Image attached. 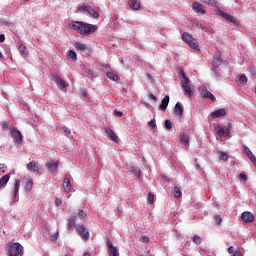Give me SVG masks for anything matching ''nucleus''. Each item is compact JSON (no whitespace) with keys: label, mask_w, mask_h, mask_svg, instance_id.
Wrapping results in <instances>:
<instances>
[{"label":"nucleus","mask_w":256,"mask_h":256,"mask_svg":"<svg viewBox=\"0 0 256 256\" xmlns=\"http://www.w3.org/2000/svg\"><path fill=\"white\" fill-rule=\"evenodd\" d=\"M70 27L80 35H91V33H95V31L98 29L97 25L79 21H72L70 23Z\"/></svg>","instance_id":"f257e3e1"},{"label":"nucleus","mask_w":256,"mask_h":256,"mask_svg":"<svg viewBox=\"0 0 256 256\" xmlns=\"http://www.w3.org/2000/svg\"><path fill=\"white\" fill-rule=\"evenodd\" d=\"M182 41H184V43H187V45H189L191 49H195V51H200L201 49L197 39L193 38V35L189 34L188 32H184L182 34Z\"/></svg>","instance_id":"f03ea898"},{"label":"nucleus","mask_w":256,"mask_h":256,"mask_svg":"<svg viewBox=\"0 0 256 256\" xmlns=\"http://www.w3.org/2000/svg\"><path fill=\"white\" fill-rule=\"evenodd\" d=\"M8 255L9 256H23V246L19 242L8 243Z\"/></svg>","instance_id":"7ed1b4c3"},{"label":"nucleus","mask_w":256,"mask_h":256,"mask_svg":"<svg viewBox=\"0 0 256 256\" xmlns=\"http://www.w3.org/2000/svg\"><path fill=\"white\" fill-rule=\"evenodd\" d=\"M201 97L203 99H210V101H216L215 95L213 93L209 92L206 87H202L199 89Z\"/></svg>","instance_id":"20e7f679"},{"label":"nucleus","mask_w":256,"mask_h":256,"mask_svg":"<svg viewBox=\"0 0 256 256\" xmlns=\"http://www.w3.org/2000/svg\"><path fill=\"white\" fill-rule=\"evenodd\" d=\"M52 79L56 85L60 87V89H67V82L63 80L58 74H53Z\"/></svg>","instance_id":"39448f33"},{"label":"nucleus","mask_w":256,"mask_h":256,"mask_svg":"<svg viewBox=\"0 0 256 256\" xmlns=\"http://www.w3.org/2000/svg\"><path fill=\"white\" fill-rule=\"evenodd\" d=\"M11 137L16 143H18V145H21V143H23V135L21 134V131L17 129L12 130Z\"/></svg>","instance_id":"423d86ee"},{"label":"nucleus","mask_w":256,"mask_h":256,"mask_svg":"<svg viewBox=\"0 0 256 256\" xmlns=\"http://www.w3.org/2000/svg\"><path fill=\"white\" fill-rule=\"evenodd\" d=\"M76 229L81 239H83L84 241H87L89 239V230L85 228V226L81 225V226H78Z\"/></svg>","instance_id":"0eeeda50"},{"label":"nucleus","mask_w":256,"mask_h":256,"mask_svg":"<svg viewBox=\"0 0 256 256\" xmlns=\"http://www.w3.org/2000/svg\"><path fill=\"white\" fill-rule=\"evenodd\" d=\"M107 248H108V255L109 256H119V251L116 247L113 246V243H111V240H107L106 242Z\"/></svg>","instance_id":"6e6552de"},{"label":"nucleus","mask_w":256,"mask_h":256,"mask_svg":"<svg viewBox=\"0 0 256 256\" xmlns=\"http://www.w3.org/2000/svg\"><path fill=\"white\" fill-rule=\"evenodd\" d=\"M192 9L195 11V13H201V15H205V13H207V11H205V7H203V4L199 2H194L192 4Z\"/></svg>","instance_id":"1a4fd4ad"},{"label":"nucleus","mask_w":256,"mask_h":256,"mask_svg":"<svg viewBox=\"0 0 256 256\" xmlns=\"http://www.w3.org/2000/svg\"><path fill=\"white\" fill-rule=\"evenodd\" d=\"M241 217L244 223H253V221H255V216H253V213L248 211L243 212Z\"/></svg>","instance_id":"9d476101"},{"label":"nucleus","mask_w":256,"mask_h":256,"mask_svg":"<svg viewBox=\"0 0 256 256\" xmlns=\"http://www.w3.org/2000/svg\"><path fill=\"white\" fill-rule=\"evenodd\" d=\"M217 15H219V17H222L226 21H229V23H235V18H233V16L229 15L228 13L223 12V10H218Z\"/></svg>","instance_id":"9b49d317"},{"label":"nucleus","mask_w":256,"mask_h":256,"mask_svg":"<svg viewBox=\"0 0 256 256\" xmlns=\"http://www.w3.org/2000/svg\"><path fill=\"white\" fill-rule=\"evenodd\" d=\"M217 133L220 137H225V135L229 136L231 130L227 127L217 126Z\"/></svg>","instance_id":"f8f14e48"},{"label":"nucleus","mask_w":256,"mask_h":256,"mask_svg":"<svg viewBox=\"0 0 256 256\" xmlns=\"http://www.w3.org/2000/svg\"><path fill=\"white\" fill-rule=\"evenodd\" d=\"M128 5L134 11L141 9V2H139V0H128Z\"/></svg>","instance_id":"ddd939ff"},{"label":"nucleus","mask_w":256,"mask_h":256,"mask_svg":"<svg viewBox=\"0 0 256 256\" xmlns=\"http://www.w3.org/2000/svg\"><path fill=\"white\" fill-rule=\"evenodd\" d=\"M174 113L177 117H183V105L181 102H177L174 107Z\"/></svg>","instance_id":"4468645a"},{"label":"nucleus","mask_w":256,"mask_h":256,"mask_svg":"<svg viewBox=\"0 0 256 256\" xmlns=\"http://www.w3.org/2000/svg\"><path fill=\"white\" fill-rule=\"evenodd\" d=\"M26 169H28V171L39 172V162L37 161L30 162L29 164H27Z\"/></svg>","instance_id":"2eb2a0df"},{"label":"nucleus","mask_w":256,"mask_h":256,"mask_svg":"<svg viewBox=\"0 0 256 256\" xmlns=\"http://www.w3.org/2000/svg\"><path fill=\"white\" fill-rule=\"evenodd\" d=\"M227 115V112L225 111V109L220 108L214 112L211 113V116L215 119V118H219V117H223Z\"/></svg>","instance_id":"dca6fc26"},{"label":"nucleus","mask_w":256,"mask_h":256,"mask_svg":"<svg viewBox=\"0 0 256 256\" xmlns=\"http://www.w3.org/2000/svg\"><path fill=\"white\" fill-rule=\"evenodd\" d=\"M46 169H48V171H55L56 169L59 168V161L56 162H48L45 164Z\"/></svg>","instance_id":"f3484780"},{"label":"nucleus","mask_w":256,"mask_h":256,"mask_svg":"<svg viewBox=\"0 0 256 256\" xmlns=\"http://www.w3.org/2000/svg\"><path fill=\"white\" fill-rule=\"evenodd\" d=\"M182 91L188 99H191L193 97V90H191V85L182 87Z\"/></svg>","instance_id":"a211bd4d"},{"label":"nucleus","mask_w":256,"mask_h":256,"mask_svg":"<svg viewBox=\"0 0 256 256\" xmlns=\"http://www.w3.org/2000/svg\"><path fill=\"white\" fill-rule=\"evenodd\" d=\"M106 133L110 137L111 141H115V143L119 142V136H117L113 130L107 129Z\"/></svg>","instance_id":"6ab92c4d"},{"label":"nucleus","mask_w":256,"mask_h":256,"mask_svg":"<svg viewBox=\"0 0 256 256\" xmlns=\"http://www.w3.org/2000/svg\"><path fill=\"white\" fill-rule=\"evenodd\" d=\"M63 187L66 193H71V180L69 178H64Z\"/></svg>","instance_id":"aec40b11"},{"label":"nucleus","mask_w":256,"mask_h":256,"mask_svg":"<svg viewBox=\"0 0 256 256\" xmlns=\"http://www.w3.org/2000/svg\"><path fill=\"white\" fill-rule=\"evenodd\" d=\"M168 106H169V96H165L160 105L161 111H167Z\"/></svg>","instance_id":"412c9836"},{"label":"nucleus","mask_w":256,"mask_h":256,"mask_svg":"<svg viewBox=\"0 0 256 256\" xmlns=\"http://www.w3.org/2000/svg\"><path fill=\"white\" fill-rule=\"evenodd\" d=\"M21 187V181L20 180H15V184H14V197L15 199H17L18 195H19V188Z\"/></svg>","instance_id":"4be33fe9"},{"label":"nucleus","mask_w":256,"mask_h":256,"mask_svg":"<svg viewBox=\"0 0 256 256\" xmlns=\"http://www.w3.org/2000/svg\"><path fill=\"white\" fill-rule=\"evenodd\" d=\"M190 80L189 78H187V76L185 75V73H182V80H181V88L183 87H188L190 85Z\"/></svg>","instance_id":"5701e85b"},{"label":"nucleus","mask_w":256,"mask_h":256,"mask_svg":"<svg viewBox=\"0 0 256 256\" xmlns=\"http://www.w3.org/2000/svg\"><path fill=\"white\" fill-rule=\"evenodd\" d=\"M9 179H11V176L9 174L4 175L1 179H0V189L2 187H5V185H7V183H9Z\"/></svg>","instance_id":"b1692460"},{"label":"nucleus","mask_w":256,"mask_h":256,"mask_svg":"<svg viewBox=\"0 0 256 256\" xmlns=\"http://www.w3.org/2000/svg\"><path fill=\"white\" fill-rule=\"evenodd\" d=\"M75 49H78L79 51H87L88 47L87 44H83L81 42H76L74 44Z\"/></svg>","instance_id":"393cba45"},{"label":"nucleus","mask_w":256,"mask_h":256,"mask_svg":"<svg viewBox=\"0 0 256 256\" xmlns=\"http://www.w3.org/2000/svg\"><path fill=\"white\" fill-rule=\"evenodd\" d=\"M87 13L90 14L94 19H99V12L93 9V7L90 6Z\"/></svg>","instance_id":"a878e982"},{"label":"nucleus","mask_w":256,"mask_h":256,"mask_svg":"<svg viewBox=\"0 0 256 256\" xmlns=\"http://www.w3.org/2000/svg\"><path fill=\"white\" fill-rule=\"evenodd\" d=\"M67 58L71 59L72 61H76L77 60V53L73 50H69L67 52Z\"/></svg>","instance_id":"bb28decb"},{"label":"nucleus","mask_w":256,"mask_h":256,"mask_svg":"<svg viewBox=\"0 0 256 256\" xmlns=\"http://www.w3.org/2000/svg\"><path fill=\"white\" fill-rule=\"evenodd\" d=\"M108 79H111L112 81H119V75L115 74L114 72H107Z\"/></svg>","instance_id":"cd10ccee"},{"label":"nucleus","mask_w":256,"mask_h":256,"mask_svg":"<svg viewBox=\"0 0 256 256\" xmlns=\"http://www.w3.org/2000/svg\"><path fill=\"white\" fill-rule=\"evenodd\" d=\"M220 161H227L229 159V155L226 152L218 151Z\"/></svg>","instance_id":"c85d7f7f"},{"label":"nucleus","mask_w":256,"mask_h":256,"mask_svg":"<svg viewBox=\"0 0 256 256\" xmlns=\"http://www.w3.org/2000/svg\"><path fill=\"white\" fill-rule=\"evenodd\" d=\"M201 3H205L206 5H209L210 7H215L217 5V0H200Z\"/></svg>","instance_id":"c756f323"},{"label":"nucleus","mask_w":256,"mask_h":256,"mask_svg":"<svg viewBox=\"0 0 256 256\" xmlns=\"http://www.w3.org/2000/svg\"><path fill=\"white\" fill-rule=\"evenodd\" d=\"M180 141L183 145H187L189 143V136H187V134H182L180 136Z\"/></svg>","instance_id":"7c9ffc66"},{"label":"nucleus","mask_w":256,"mask_h":256,"mask_svg":"<svg viewBox=\"0 0 256 256\" xmlns=\"http://www.w3.org/2000/svg\"><path fill=\"white\" fill-rule=\"evenodd\" d=\"M192 241L195 243V245H201V243H203V239H201L199 235H194Z\"/></svg>","instance_id":"2f4dec72"},{"label":"nucleus","mask_w":256,"mask_h":256,"mask_svg":"<svg viewBox=\"0 0 256 256\" xmlns=\"http://www.w3.org/2000/svg\"><path fill=\"white\" fill-rule=\"evenodd\" d=\"M238 83L241 85H247V76L245 74L239 76Z\"/></svg>","instance_id":"473e14b6"},{"label":"nucleus","mask_w":256,"mask_h":256,"mask_svg":"<svg viewBox=\"0 0 256 256\" xmlns=\"http://www.w3.org/2000/svg\"><path fill=\"white\" fill-rule=\"evenodd\" d=\"M183 193L181 192V189L178 186L174 187V197L179 198L182 197Z\"/></svg>","instance_id":"72a5a7b5"},{"label":"nucleus","mask_w":256,"mask_h":256,"mask_svg":"<svg viewBox=\"0 0 256 256\" xmlns=\"http://www.w3.org/2000/svg\"><path fill=\"white\" fill-rule=\"evenodd\" d=\"M246 155H247V157L250 159V161H252L253 165L256 166V157H255V155L253 154V152H250V153H248V154H246Z\"/></svg>","instance_id":"f704fd0d"},{"label":"nucleus","mask_w":256,"mask_h":256,"mask_svg":"<svg viewBox=\"0 0 256 256\" xmlns=\"http://www.w3.org/2000/svg\"><path fill=\"white\" fill-rule=\"evenodd\" d=\"M148 202L150 203V205H153L155 203V195H153V193L148 194Z\"/></svg>","instance_id":"c9c22d12"},{"label":"nucleus","mask_w":256,"mask_h":256,"mask_svg":"<svg viewBox=\"0 0 256 256\" xmlns=\"http://www.w3.org/2000/svg\"><path fill=\"white\" fill-rule=\"evenodd\" d=\"M214 221H215L216 225H221V223L223 222V218H221V216L217 215L214 217Z\"/></svg>","instance_id":"e433bc0d"},{"label":"nucleus","mask_w":256,"mask_h":256,"mask_svg":"<svg viewBox=\"0 0 256 256\" xmlns=\"http://www.w3.org/2000/svg\"><path fill=\"white\" fill-rule=\"evenodd\" d=\"M91 6H86V5H83V6H80L78 8L79 11H85L86 13H88L89 9H90Z\"/></svg>","instance_id":"4c0bfd02"},{"label":"nucleus","mask_w":256,"mask_h":256,"mask_svg":"<svg viewBox=\"0 0 256 256\" xmlns=\"http://www.w3.org/2000/svg\"><path fill=\"white\" fill-rule=\"evenodd\" d=\"M78 217L80 219H85L87 217V212H85L84 210H81L79 213H78Z\"/></svg>","instance_id":"58836bf2"},{"label":"nucleus","mask_w":256,"mask_h":256,"mask_svg":"<svg viewBox=\"0 0 256 256\" xmlns=\"http://www.w3.org/2000/svg\"><path fill=\"white\" fill-rule=\"evenodd\" d=\"M33 189V181H28L26 183V190L31 191Z\"/></svg>","instance_id":"ea45409f"},{"label":"nucleus","mask_w":256,"mask_h":256,"mask_svg":"<svg viewBox=\"0 0 256 256\" xmlns=\"http://www.w3.org/2000/svg\"><path fill=\"white\" fill-rule=\"evenodd\" d=\"M165 127H166V129H172L173 124L171 123V120L165 121Z\"/></svg>","instance_id":"a19ab883"},{"label":"nucleus","mask_w":256,"mask_h":256,"mask_svg":"<svg viewBox=\"0 0 256 256\" xmlns=\"http://www.w3.org/2000/svg\"><path fill=\"white\" fill-rule=\"evenodd\" d=\"M64 133H66L67 137L71 138L73 135L71 134V129L65 127L64 128Z\"/></svg>","instance_id":"79ce46f5"},{"label":"nucleus","mask_w":256,"mask_h":256,"mask_svg":"<svg viewBox=\"0 0 256 256\" xmlns=\"http://www.w3.org/2000/svg\"><path fill=\"white\" fill-rule=\"evenodd\" d=\"M50 239H51L52 241H57V239H59V231H57L54 235H52V236L50 237Z\"/></svg>","instance_id":"37998d69"},{"label":"nucleus","mask_w":256,"mask_h":256,"mask_svg":"<svg viewBox=\"0 0 256 256\" xmlns=\"http://www.w3.org/2000/svg\"><path fill=\"white\" fill-rule=\"evenodd\" d=\"M141 243H149V237L147 236H141L140 237Z\"/></svg>","instance_id":"c03bdc74"},{"label":"nucleus","mask_w":256,"mask_h":256,"mask_svg":"<svg viewBox=\"0 0 256 256\" xmlns=\"http://www.w3.org/2000/svg\"><path fill=\"white\" fill-rule=\"evenodd\" d=\"M149 127H157V122L155 119H152L148 122Z\"/></svg>","instance_id":"a18cd8bd"},{"label":"nucleus","mask_w":256,"mask_h":256,"mask_svg":"<svg viewBox=\"0 0 256 256\" xmlns=\"http://www.w3.org/2000/svg\"><path fill=\"white\" fill-rule=\"evenodd\" d=\"M0 170L2 171V173H7V165L0 163Z\"/></svg>","instance_id":"49530a36"},{"label":"nucleus","mask_w":256,"mask_h":256,"mask_svg":"<svg viewBox=\"0 0 256 256\" xmlns=\"http://www.w3.org/2000/svg\"><path fill=\"white\" fill-rule=\"evenodd\" d=\"M63 204V201L61 200V199H59V198H56L55 199V205H56V207H60V205H62Z\"/></svg>","instance_id":"de8ad7c7"},{"label":"nucleus","mask_w":256,"mask_h":256,"mask_svg":"<svg viewBox=\"0 0 256 256\" xmlns=\"http://www.w3.org/2000/svg\"><path fill=\"white\" fill-rule=\"evenodd\" d=\"M219 63H221V59L217 58V59L213 60L214 67H217V65H219Z\"/></svg>","instance_id":"09e8293b"},{"label":"nucleus","mask_w":256,"mask_h":256,"mask_svg":"<svg viewBox=\"0 0 256 256\" xmlns=\"http://www.w3.org/2000/svg\"><path fill=\"white\" fill-rule=\"evenodd\" d=\"M243 151H244V153H246V155H248V153H250L251 152V149H249V147H247V146H243Z\"/></svg>","instance_id":"8fccbe9b"},{"label":"nucleus","mask_w":256,"mask_h":256,"mask_svg":"<svg viewBox=\"0 0 256 256\" xmlns=\"http://www.w3.org/2000/svg\"><path fill=\"white\" fill-rule=\"evenodd\" d=\"M149 99H151L154 102H157V96H155L153 94H149Z\"/></svg>","instance_id":"3c124183"},{"label":"nucleus","mask_w":256,"mask_h":256,"mask_svg":"<svg viewBox=\"0 0 256 256\" xmlns=\"http://www.w3.org/2000/svg\"><path fill=\"white\" fill-rule=\"evenodd\" d=\"M228 253H229L230 255H233V253H235V250L233 249V246H230V247L228 248Z\"/></svg>","instance_id":"603ef678"},{"label":"nucleus","mask_w":256,"mask_h":256,"mask_svg":"<svg viewBox=\"0 0 256 256\" xmlns=\"http://www.w3.org/2000/svg\"><path fill=\"white\" fill-rule=\"evenodd\" d=\"M0 43H5V34H0Z\"/></svg>","instance_id":"864d4df0"},{"label":"nucleus","mask_w":256,"mask_h":256,"mask_svg":"<svg viewBox=\"0 0 256 256\" xmlns=\"http://www.w3.org/2000/svg\"><path fill=\"white\" fill-rule=\"evenodd\" d=\"M233 256H243V253L241 251H235Z\"/></svg>","instance_id":"5fc2aeb1"},{"label":"nucleus","mask_w":256,"mask_h":256,"mask_svg":"<svg viewBox=\"0 0 256 256\" xmlns=\"http://www.w3.org/2000/svg\"><path fill=\"white\" fill-rule=\"evenodd\" d=\"M240 179H243L244 181H247V175L246 174H240Z\"/></svg>","instance_id":"6e6d98bb"},{"label":"nucleus","mask_w":256,"mask_h":256,"mask_svg":"<svg viewBox=\"0 0 256 256\" xmlns=\"http://www.w3.org/2000/svg\"><path fill=\"white\" fill-rule=\"evenodd\" d=\"M114 113L115 115H118V117H121L123 115V112L117 110H115Z\"/></svg>","instance_id":"4d7b16f0"},{"label":"nucleus","mask_w":256,"mask_h":256,"mask_svg":"<svg viewBox=\"0 0 256 256\" xmlns=\"http://www.w3.org/2000/svg\"><path fill=\"white\" fill-rule=\"evenodd\" d=\"M2 127H3V129H7L9 127V123L3 122Z\"/></svg>","instance_id":"13d9d810"},{"label":"nucleus","mask_w":256,"mask_h":256,"mask_svg":"<svg viewBox=\"0 0 256 256\" xmlns=\"http://www.w3.org/2000/svg\"><path fill=\"white\" fill-rule=\"evenodd\" d=\"M82 95H83L84 97H87V90H83V91H82Z\"/></svg>","instance_id":"bf43d9fd"},{"label":"nucleus","mask_w":256,"mask_h":256,"mask_svg":"<svg viewBox=\"0 0 256 256\" xmlns=\"http://www.w3.org/2000/svg\"><path fill=\"white\" fill-rule=\"evenodd\" d=\"M71 229H75V225H70L69 230H71Z\"/></svg>","instance_id":"052dcab7"},{"label":"nucleus","mask_w":256,"mask_h":256,"mask_svg":"<svg viewBox=\"0 0 256 256\" xmlns=\"http://www.w3.org/2000/svg\"><path fill=\"white\" fill-rule=\"evenodd\" d=\"M20 51H21V53H25V50H21V49H20Z\"/></svg>","instance_id":"680f3d73"},{"label":"nucleus","mask_w":256,"mask_h":256,"mask_svg":"<svg viewBox=\"0 0 256 256\" xmlns=\"http://www.w3.org/2000/svg\"><path fill=\"white\" fill-rule=\"evenodd\" d=\"M72 221H75V219H73V217H72Z\"/></svg>","instance_id":"e2e57ef3"}]
</instances>
